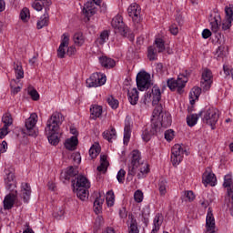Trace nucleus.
I'll list each match as a JSON object with an SVG mask.
<instances>
[{
	"label": "nucleus",
	"mask_w": 233,
	"mask_h": 233,
	"mask_svg": "<svg viewBox=\"0 0 233 233\" xmlns=\"http://www.w3.org/2000/svg\"><path fill=\"white\" fill-rule=\"evenodd\" d=\"M223 187L225 188H228V190H232V188H231V187H232V175L231 174H228L224 177Z\"/></svg>",
	"instance_id": "nucleus-43"
},
{
	"label": "nucleus",
	"mask_w": 233,
	"mask_h": 233,
	"mask_svg": "<svg viewBox=\"0 0 233 233\" xmlns=\"http://www.w3.org/2000/svg\"><path fill=\"white\" fill-rule=\"evenodd\" d=\"M186 198L188 199V201H194V199L196 198V197L194 196V192L192 191H187Z\"/></svg>",
	"instance_id": "nucleus-64"
},
{
	"label": "nucleus",
	"mask_w": 233,
	"mask_h": 233,
	"mask_svg": "<svg viewBox=\"0 0 233 233\" xmlns=\"http://www.w3.org/2000/svg\"><path fill=\"white\" fill-rule=\"evenodd\" d=\"M161 122H158L157 118L153 117L151 119L150 130L153 134H157L158 132H161Z\"/></svg>",
	"instance_id": "nucleus-34"
},
{
	"label": "nucleus",
	"mask_w": 233,
	"mask_h": 233,
	"mask_svg": "<svg viewBox=\"0 0 233 233\" xmlns=\"http://www.w3.org/2000/svg\"><path fill=\"white\" fill-rule=\"evenodd\" d=\"M131 156L132 158L128 165L127 179H132L136 176L137 168L140 172L137 175V178L143 179V177H147V174L150 172V168H148V164L143 162L141 153L138 150H133Z\"/></svg>",
	"instance_id": "nucleus-2"
},
{
	"label": "nucleus",
	"mask_w": 233,
	"mask_h": 233,
	"mask_svg": "<svg viewBox=\"0 0 233 233\" xmlns=\"http://www.w3.org/2000/svg\"><path fill=\"white\" fill-rule=\"evenodd\" d=\"M225 12H226V20L227 21H233V10H232V8L226 7Z\"/></svg>",
	"instance_id": "nucleus-54"
},
{
	"label": "nucleus",
	"mask_w": 233,
	"mask_h": 233,
	"mask_svg": "<svg viewBox=\"0 0 233 233\" xmlns=\"http://www.w3.org/2000/svg\"><path fill=\"white\" fill-rule=\"evenodd\" d=\"M219 23V20H218L216 17H214L213 20H210L211 31L214 34H218V32H219V26H221Z\"/></svg>",
	"instance_id": "nucleus-42"
},
{
	"label": "nucleus",
	"mask_w": 233,
	"mask_h": 233,
	"mask_svg": "<svg viewBox=\"0 0 233 233\" xmlns=\"http://www.w3.org/2000/svg\"><path fill=\"white\" fill-rule=\"evenodd\" d=\"M29 96L32 97L33 101H39V93H37V90L35 89L30 90Z\"/></svg>",
	"instance_id": "nucleus-57"
},
{
	"label": "nucleus",
	"mask_w": 233,
	"mask_h": 233,
	"mask_svg": "<svg viewBox=\"0 0 233 233\" xmlns=\"http://www.w3.org/2000/svg\"><path fill=\"white\" fill-rule=\"evenodd\" d=\"M125 176H127V171H125V169H120L117 172L116 179L118 183H125Z\"/></svg>",
	"instance_id": "nucleus-52"
},
{
	"label": "nucleus",
	"mask_w": 233,
	"mask_h": 233,
	"mask_svg": "<svg viewBox=\"0 0 233 233\" xmlns=\"http://www.w3.org/2000/svg\"><path fill=\"white\" fill-rule=\"evenodd\" d=\"M152 83L150 82V74L143 71L139 72L137 76V86L141 92L148 90Z\"/></svg>",
	"instance_id": "nucleus-8"
},
{
	"label": "nucleus",
	"mask_w": 233,
	"mask_h": 233,
	"mask_svg": "<svg viewBox=\"0 0 233 233\" xmlns=\"http://www.w3.org/2000/svg\"><path fill=\"white\" fill-rule=\"evenodd\" d=\"M134 198L137 203H141L143 201V192L141 190H137L134 194Z\"/></svg>",
	"instance_id": "nucleus-55"
},
{
	"label": "nucleus",
	"mask_w": 233,
	"mask_h": 233,
	"mask_svg": "<svg viewBox=\"0 0 233 233\" xmlns=\"http://www.w3.org/2000/svg\"><path fill=\"white\" fill-rule=\"evenodd\" d=\"M163 214L161 213H157L154 219H153V229L151 233H156L161 228V226L163 225V220H164Z\"/></svg>",
	"instance_id": "nucleus-19"
},
{
	"label": "nucleus",
	"mask_w": 233,
	"mask_h": 233,
	"mask_svg": "<svg viewBox=\"0 0 233 233\" xmlns=\"http://www.w3.org/2000/svg\"><path fill=\"white\" fill-rule=\"evenodd\" d=\"M108 37H109L108 31H103L100 34L99 38L97 39V43L99 45H105V42L108 41Z\"/></svg>",
	"instance_id": "nucleus-49"
},
{
	"label": "nucleus",
	"mask_w": 233,
	"mask_h": 233,
	"mask_svg": "<svg viewBox=\"0 0 233 233\" xmlns=\"http://www.w3.org/2000/svg\"><path fill=\"white\" fill-rule=\"evenodd\" d=\"M203 116V111L198 114H193L187 116V123L188 127H195L198 124V119Z\"/></svg>",
	"instance_id": "nucleus-27"
},
{
	"label": "nucleus",
	"mask_w": 233,
	"mask_h": 233,
	"mask_svg": "<svg viewBox=\"0 0 233 233\" xmlns=\"http://www.w3.org/2000/svg\"><path fill=\"white\" fill-rule=\"evenodd\" d=\"M127 227L128 233H139V228H137V220L135 219L133 215L128 216Z\"/></svg>",
	"instance_id": "nucleus-23"
},
{
	"label": "nucleus",
	"mask_w": 233,
	"mask_h": 233,
	"mask_svg": "<svg viewBox=\"0 0 233 233\" xmlns=\"http://www.w3.org/2000/svg\"><path fill=\"white\" fill-rule=\"evenodd\" d=\"M50 5V0H35L32 4V7L34 10H36V12H41L43 10V6H48Z\"/></svg>",
	"instance_id": "nucleus-30"
},
{
	"label": "nucleus",
	"mask_w": 233,
	"mask_h": 233,
	"mask_svg": "<svg viewBox=\"0 0 233 233\" xmlns=\"http://www.w3.org/2000/svg\"><path fill=\"white\" fill-rule=\"evenodd\" d=\"M5 183L7 190L14 192V188H15V179L14 177V173L9 172L6 174V177L5 178Z\"/></svg>",
	"instance_id": "nucleus-20"
},
{
	"label": "nucleus",
	"mask_w": 233,
	"mask_h": 233,
	"mask_svg": "<svg viewBox=\"0 0 233 233\" xmlns=\"http://www.w3.org/2000/svg\"><path fill=\"white\" fill-rule=\"evenodd\" d=\"M106 101L109 106H111L113 109H116L119 106V101L114 98V96H108Z\"/></svg>",
	"instance_id": "nucleus-51"
},
{
	"label": "nucleus",
	"mask_w": 233,
	"mask_h": 233,
	"mask_svg": "<svg viewBox=\"0 0 233 233\" xmlns=\"http://www.w3.org/2000/svg\"><path fill=\"white\" fill-rule=\"evenodd\" d=\"M106 83V76L103 74L94 73L86 79V85L89 88L103 86Z\"/></svg>",
	"instance_id": "nucleus-10"
},
{
	"label": "nucleus",
	"mask_w": 233,
	"mask_h": 233,
	"mask_svg": "<svg viewBox=\"0 0 233 233\" xmlns=\"http://www.w3.org/2000/svg\"><path fill=\"white\" fill-rule=\"evenodd\" d=\"M104 139H106L109 143H112V139H116L117 137V134L116 132V128L111 127V129H107L103 132Z\"/></svg>",
	"instance_id": "nucleus-28"
},
{
	"label": "nucleus",
	"mask_w": 233,
	"mask_h": 233,
	"mask_svg": "<svg viewBox=\"0 0 233 233\" xmlns=\"http://www.w3.org/2000/svg\"><path fill=\"white\" fill-rule=\"evenodd\" d=\"M15 83V80H12L11 81V93L13 94V96H15V94H19V92H21V86H14V84Z\"/></svg>",
	"instance_id": "nucleus-53"
},
{
	"label": "nucleus",
	"mask_w": 233,
	"mask_h": 233,
	"mask_svg": "<svg viewBox=\"0 0 233 233\" xmlns=\"http://www.w3.org/2000/svg\"><path fill=\"white\" fill-rule=\"evenodd\" d=\"M35 125H37V114L32 113L25 120V129H24V134L31 136L32 137H36L37 130L35 129Z\"/></svg>",
	"instance_id": "nucleus-7"
},
{
	"label": "nucleus",
	"mask_w": 233,
	"mask_h": 233,
	"mask_svg": "<svg viewBox=\"0 0 233 233\" xmlns=\"http://www.w3.org/2000/svg\"><path fill=\"white\" fill-rule=\"evenodd\" d=\"M77 143H79V141L77 140V137H71L66 141L65 147L67 150H76Z\"/></svg>",
	"instance_id": "nucleus-32"
},
{
	"label": "nucleus",
	"mask_w": 233,
	"mask_h": 233,
	"mask_svg": "<svg viewBox=\"0 0 233 233\" xmlns=\"http://www.w3.org/2000/svg\"><path fill=\"white\" fill-rule=\"evenodd\" d=\"M169 32L173 35H177V34H179V28L177 27V25H172L169 27Z\"/></svg>",
	"instance_id": "nucleus-59"
},
{
	"label": "nucleus",
	"mask_w": 233,
	"mask_h": 233,
	"mask_svg": "<svg viewBox=\"0 0 233 233\" xmlns=\"http://www.w3.org/2000/svg\"><path fill=\"white\" fill-rule=\"evenodd\" d=\"M130 134H131L130 124L127 123L125 125V127H124V145H127L128 141H130Z\"/></svg>",
	"instance_id": "nucleus-40"
},
{
	"label": "nucleus",
	"mask_w": 233,
	"mask_h": 233,
	"mask_svg": "<svg viewBox=\"0 0 233 233\" xmlns=\"http://www.w3.org/2000/svg\"><path fill=\"white\" fill-rule=\"evenodd\" d=\"M210 35H212V32L209 31V29H204L202 31V37H203V39H208V37H210Z\"/></svg>",
	"instance_id": "nucleus-63"
},
{
	"label": "nucleus",
	"mask_w": 233,
	"mask_h": 233,
	"mask_svg": "<svg viewBox=\"0 0 233 233\" xmlns=\"http://www.w3.org/2000/svg\"><path fill=\"white\" fill-rule=\"evenodd\" d=\"M184 156H188L187 149L183 148V147L179 144L173 146L171 149V162L174 167H177V165L183 161Z\"/></svg>",
	"instance_id": "nucleus-6"
},
{
	"label": "nucleus",
	"mask_w": 233,
	"mask_h": 233,
	"mask_svg": "<svg viewBox=\"0 0 233 233\" xmlns=\"http://www.w3.org/2000/svg\"><path fill=\"white\" fill-rule=\"evenodd\" d=\"M73 41L76 46H82V45L85 43L83 33H76L73 36Z\"/></svg>",
	"instance_id": "nucleus-39"
},
{
	"label": "nucleus",
	"mask_w": 233,
	"mask_h": 233,
	"mask_svg": "<svg viewBox=\"0 0 233 233\" xmlns=\"http://www.w3.org/2000/svg\"><path fill=\"white\" fill-rule=\"evenodd\" d=\"M127 97L130 105H137V101H139V92L137 91V88L128 90Z\"/></svg>",
	"instance_id": "nucleus-22"
},
{
	"label": "nucleus",
	"mask_w": 233,
	"mask_h": 233,
	"mask_svg": "<svg viewBox=\"0 0 233 233\" xmlns=\"http://www.w3.org/2000/svg\"><path fill=\"white\" fill-rule=\"evenodd\" d=\"M147 58L149 59V61L157 60V49H156V46H150L147 48Z\"/></svg>",
	"instance_id": "nucleus-35"
},
{
	"label": "nucleus",
	"mask_w": 233,
	"mask_h": 233,
	"mask_svg": "<svg viewBox=\"0 0 233 233\" xmlns=\"http://www.w3.org/2000/svg\"><path fill=\"white\" fill-rule=\"evenodd\" d=\"M155 46L157 48V52L160 54L161 52H165V41L163 38H156Z\"/></svg>",
	"instance_id": "nucleus-44"
},
{
	"label": "nucleus",
	"mask_w": 233,
	"mask_h": 233,
	"mask_svg": "<svg viewBox=\"0 0 233 233\" xmlns=\"http://www.w3.org/2000/svg\"><path fill=\"white\" fill-rule=\"evenodd\" d=\"M202 181L204 185H210L211 187H216V175L206 171L202 176Z\"/></svg>",
	"instance_id": "nucleus-18"
},
{
	"label": "nucleus",
	"mask_w": 233,
	"mask_h": 233,
	"mask_svg": "<svg viewBox=\"0 0 233 233\" xmlns=\"http://www.w3.org/2000/svg\"><path fill=\"white\" fill-rule=\"evenodd\" d=\"M88 188L89 187H76L74 188V192L76 193L77 198H80L81 201H86V199H88Z\"/></svg>",
	"instance_id": "nucleus-24"
},
{
	"label": "nucleus",
	"mask_w": 233,
	"mask_h": 233,
	"mask_svg": "<svg viewBox=\"0 0 233 233\" xmlns=\"http://www.w3.org/2000/svg\"><path fill=\"white\" fill-rule=\"evenodd\" d=\"M20 19L25 22L30 19V10L26 7L23 8L20 12Z\"/></svg>",
	"instance_id": "nucleus-47"
},
{
	"label": "nucleus",
	"mask_w": 233,
	"mask_h": 233,
	"mask_svg": "<svg viewBox=\"0 0 233 233\" xmlns=\"http://www.w3.org/2000/svg\"><path fill=\"white\" fill-rule=\"evenodd\" d=\"M50 21V16L47 13L44 14L40 19L37 21L36 28L41 30V28H45V26H48V22Z\"/></svg>",
	"instance_id": "nucleus-31"
},
{
	"label": "nucleus",
	"mask_w": 233,
	"mask_h": 233,
	"mask_svg": "<svg viewBox=\"0 0 233 233\" xmlns=\"http://www.w3.org/2000/svg\"><path fill=\"white\" fill-rule=\"evenodd\" d=\"M206 227L208 232L214 233V230H216V219L214 218V215L212 214V210L210 208H208L207 214Z\"/></svg>",
	"instance_id": "nucleus-17"
},
{
	"label": "nucleus",
	"mask_w": 233,
	"mask_h": 233,
	"mask_svg": "<svg viewBox=\"0 0 233 233\" xmlns=\"http://www.w3.org/2000/svg\"><path fill=\"white\" fill-rule=\"evenodd\" d=\"M8 134V127L4 126L0 129V139H3Z\"/></svg>",
	"instance_id": "nucleus-61"
},
{
	"label": "nucleus",
	"mask_w": 233,
	"mask_h": 233,
	"mask_svg": "<svg viewBox=\"0 0 233 233\" xmlns=\"http://www.w3.org/2000/svg\"><path fill=\"white\" fill-rule=\"evenodd\" d=\"M164 136L167 141H172V139H174V130L172 129L167 130Z\"/></svg>",
	"instance_id": "nucleus-56"
},
{
	"label": "nucleus",
	"mask_w": 233,
	"mask_h": 233,
	"mask_svg": "<svg viewBox=\"0 0 233 233\" xmlns=\"http://www.w3.org/2000/svg\"><path fill=\"white\" fill-rule=\"evenodd\" d=\"M152 95H153V105H158L159 101H161V90L157 86H154L152 88Z\"/></svg>",
	"instance_id": "nucleus-33"
},
{
	"label": "nucleus",
	"mask_w": 233,
	"mask_h": 233,
	"mask_svg": "<svg viewBox=\"0 0 233 233\" xmlns=\"http://www.w3.org/2000/svg\"><path fill=\"white\" fill-rule=\"evenodd\" d=\"M99 152H101V148H99V147L97 146L91 147V148L89 149V156L91 159H96V157L99 156Z\"/></svg>",
	"instance_id": "nucleus-46"
},
{
	"label": "nucleus",
	"mask_w": 233,
	"mask_h": 233,
	"mask_svg": "<svg viewBox=\"0 0 233 233\" xmlns=\"http://www.w3.org/2000/svg\"><path fill=\"white\" fill-rule=\"evenodd\" d=\"M16 201H17V190H15L5 197L3 201L4 209L11 210V208H14V205L15 204Z\"/></svg>",
	"instance_id": "nucleus-14"
},
{
	"label": "nucleus",
	"mask_w": 233,
	"mask_h": 233,
	"mask_svg": "<svg viewBox=\"0 0 233 233\" xmlns=\"http://www.w3.org/2000/svg\"><path fill=\"white\" fill-rule=\"evenodd\" d=\"M63 121H65L63 114L55 112L46 122L45 132L49 143L55 147L59 145V128L63 125Z\"/></svg>",
	"instance_id": "nucleus-1"
},
{
	"label": "nucleus",
	"mask_w": 233,
	"mask_h": 233,
	"mask_svg": "<svg viewBox=\"0 0 233 233\" xmlns=\"http://www.w3.org/2000/svg\"><path fill=\"white\" fill-rule=\"evenodd\" d=\"M69 43H70V35H68L67 33L63 34L61 44L57 49V56L60 59H64V57L66 54V49H65V48H68Z\"/></svg>",
	"instance_id": "nucleus-13"
},
{
	"label": "nucleus",
	"mask_w": 233,
	"mask_h": 233,
	"mask_svg": "<svg viewBox=\"0 0 233 233\" xmlns=\"http://www.w3.org/2000/svg\"><path fill=\"white\" fill-rule=\"evenodd\" d=\"M82 12L85 17H86L87 21H90V17H92V15H96L97 9L96 8L93 1H87L84 5Z\"/></svg>",
	"instance_id": "nucleus-15"
},
{
	"label": "nucleus",
	"mask_w": 233,
	"mask_h": 233,
	"mask_svg": "<svg viewBox=\"0 0 233 233\" xmlns=\"http://www.w3.org/2000/svg\"><path fill=\"white\" fill-rule=\"evenodd\" d=\"M73 188H90V182L84 176H77L76 180H72Z\"/></svg>",
	"instance_id": "nucleus-16"
},
{
	"label": "nucleus",
	"mask_w": 233,
	"mask_h": 233,
	"mask_svg": "<svg viewBox=\"0 0 233 233\" xmlns=\"http://www.w3.org/2000/svg\"><path fill=\"white\" fill-rule=\"evenodd\" d=\"M32 194L30 186L28 183L22 184L21 198L24 199V203H28L30 200V195Z\"/></svg>",
	"instance_id": "nucleus-21"
},
{
	"label": "nucleus",
	"mask_w": 233,
	"mask_h": 233,
	"mask_svg": "<svg viewBox=\"0 0 233 233\" xmlns=\"http://www.w3.org/2000/svg\"><path fill=\"white\" fill-rule=\"evenodd\" d=\"M188 81V78L185 75H179L177 80H174V78L167 80V86L171 90H176L177 88V92H181L183 88H185V85H187V82Z\"/></svg>",
	"instance_id": "nucleus-9"
},
{
	"label": "nucleus",
	"mask_w": 233,
	"mask_h": 233,
	"mask_svg": "<svg viewBox=\"0 0 233 233\" xmlns=\"http://www.w3.org/2000/svg\"><path fill=\"white\" fill-rule=\"evenodd\" d=\"M104 201L105 200L102 199L101 198H96V200L94 201V208H95L96 214H99L101 212V207H103Z\"/></svg>",
	"instance_id": "nucleus-45"
},
{
	"label": "nucleus",
	"mask_w": 233,
	"mask_h": 233,
	"mask_svg": "<svg viewBox=\"0 0 233 233\" xmlns=\"http://www.w3.org/2000/svg\"><path fill=\"white\" fill-rule=\"evenodd\" d=\"M99 63L104 68H114L116 66V60L106 56L99 57Z\"/></svg>",
	"instance_id": "nucleus-25"
},
{
	"label": "nucleus",
	"mask_w": 233,
	"mask_h": 233,
	"mask_svg": "<svg viewBox=\"0 0 233 233\" xmlns=\"http://www.w3.org/2000/svg\"><path fill=\"white\" fill-rule=\"evenodd\" d=\"M167 179L165 178H160L158 181V190H159V194L160 196H165V194H167Z\"/></svg>",
	"instance_id": "nucleus-37"
},
{
	"label": "nucleus",
	"mask_w": 233,
	"mask_h": 233,
	"mask_svg": "<svg viewBox=\"0 0 233 233\" xmlns=\"http://www.w3.org/2000/svg\"><path fill=\"white\" fill-rule=\"evenodd\" d=\"M2 121L5 124L4 127H9L14 123V120L12 119V116L10 114H5L3 116Z\"/></svg>",
	"instance_id": "nucleus-50"
},
{
	"label": "nucleus",
	"mask_w": 233,
	"mask_h": 233,
	"mask_svg": "<svg viewBox=\"0 0 233 233\" xmlns=\"http://www.w3.org/2000/svg\"><path fill=\"white\" fill-rule=\"evenodd\" d=\"M15 73L16 76V79H23L25 77V72L23 71V66H21V63L17 62L15 63Z\"/></svg>",
	"instance_id": "nucleus-36"
},
{
	"label": "nucleus",
	"mask_w": 233,
	"mask_h": 233,
	"mask_svg": "<svg viewBox=\"0 0 233 233\" xmlns=\"http://www.w3.org/2000/svg\"><path fill=\"white\" fill-rule=\"evenodd\" d=\"M106 201L107 207H114V202L116 201V197L114 196V191L110 190L106 193Z\"/></svg>",
	"instance_id": "nucleus-41"
},
{
	"label": "nucleus",
	"mask_w": 233,
	"mask_h": 233,
	"mask_svg": "<svg viewBox=\"0 0 233 233\" xmlns=\"http://www.w3.org/2000/svg\"><path fill=\"white\" fill-rule=\"evenodd\" d=\"M200 86L204 92L210 90V87L212 86V71L209 69H204L202 72Z\"/></svg>",
	"instance_id": "nucleus-11"
},
{
	"label": "nucleus",
	"mask_w": 233,
	"mask_h": 233,
	"mask_svg": "<svg viewBox=\"0 0 233 233\" xmlns=\"http://www.w3.org/2000/svg\"><path fill=\"white\" fill-rule=\"evenodd\" d=\"M199 96H201V87H193L189 93L190 104L194 105L196 99L199 98Z\"/></svg>",
	"instance_id": "nucleus-29"
},
{
	"label": "nucleus",
	"mask_w": 233,
	"mask_h": 233,
	"mask_svg": "<svg viewBox=\"0 0 233 233\" xmlns=\"http://www.w3.org/2000/svg\"><path fill=\"white\" fill-rule=\"evenodd\" d=\"M153 117L160 122V127L167 128L172 125L170 114L163 112V106H157L153 111Z\"/></svg>",
	"instance_id": "nucleus-5"
},
{
	"label": "nucleus",
	"mask_w": 233,
	"mask_h": 233,
	"mask_svg": "<svg viewBox=\"0 0 233 233\" xmlns=\"http://www.w3.org/2000/svg\"><path fill=\"white\" fill-rule=\"evenodd\" d=\"M201 112H203L202 122L211 127V130H216V125L219 120V110L210 107Z\"/></svg>",
	"instance_id": "nucleus-4"
},
{
	"label": "nucleus",
	"mask_w": 233,
	"mask_h": 233,
	"mask_svg": "<svg viewBox=\"0 0 233 233\" xmlns=\"http://www.w3.org/2000/svg\"><path fill=\"white\" fill-rule=\"evenodd\" d=\"M152 136H156V133H153L150 129L147 128L142 133V139L148 142L152 138Z\"/></svg>",
	"instance_id": "nucleus-48"
},
{
	"label": "nucleus",
	"mask_w": 233,
	"mask_h": 233,
	"mask_svg": "<svg viewBox=\"0 0 233 233\" xmlns=\"http://www.w3.org/2000/svg\"><path fill=\"white\" fill-rule=\"evenodd\" d=\"M79 174L77 168H74V167H68V169L65 172L64 177L65 179H70V177H74Z\"/></svg>",
	"instance_id": "nucleus-38"
},
{
	"label": "nucleus",
	"mask_w": 233,
	"mask_h": 233,
	"mask_svg": "<svg viewBox=\"0 0 233 233\" xmlns=\"http://www.w3.org/2000/svg\"><path fill=\"white\" fill-rule=\"evenodd\" d=\"M127 14L134 23L141 21V6L136 3L131 4L127 8Z\"/></svg>",
	"instance_id": "nucleus-12"
},
{
	"label": "nucleus",
	"mask_w": 233,
	"mask_h": 233,
	"mask_svg": "<svg viewBox=\"0 0 233 233\" xmlns=\"http://www.w3.org/2000/svg\"><path fill=\"white\" fill-rule=\"evenodd\" d=\"M111 26L116 34H120L124 37H127L129 41H134V33L130 31L128 26L125 25V22H123V16H121V15H116L112 19Z\"/></svg>",
	"instance_id": "nucleus-3"
},
{
	"label": "nucleus",
	"mask_w": 233,
	"mask_h": 233,
	"mask_svg": "<svg viewBox=\"0 0 233 233\" xmlns=\"http://www.w3.org/2000/svg\"><path fill=\"white\" fill-rule=\"evenodd\" d=\"M108 162H100V166L97 167L98 172H106V168H108Z\"/></svg>",
	"instance_id": "nucleus-58"
},
{
	"label": "nucleus",
	"mask_w": 233,
	"mask_h": 233,
	"mask_svg": "<svg viewBox=\"0 0 233 233\" xmlns=\"http://www.w3.org/2000/svg\"><path fill=\"white\" fill-rule=\"evenodd\" d=\"M91 112V119H97V117H101L103 114V107L101 106L94 105L90 108Z\"/></svg>",
	"instance_id": "nucleus-26"
},
{
	"label": "nucleus",
	"mask_w": 233,
	"mask_h": 233,
	"mask_svg": "<svg viewBox=\"0 0 233 233\" xmlns=\"http://www.w3.org/2000/svg\"><path fill=\"white\" fill-rule=\"evenodd\" d=\"M73 161L76 163V165H79L81 163V154L79 153H74L72 155Z\"/></svg>",
	"instance_id": "nucleus-60"
},
{
	"label": "nucleus",
	"mask_w": 233,
	"mask_h": 233,
	"mask_svg": "<svg viewBox=\"0 0 233 233\" xmlns=\"http://www.w3.org/2000/svg\"><path fill=\"white\" fill-rule=\"evenodd\" d=\"M230 26H232V21L226 19V22L222 24V30H229Z\"/></svg>",
	"instance_id": "nucleus-62"
}]
</instances>
